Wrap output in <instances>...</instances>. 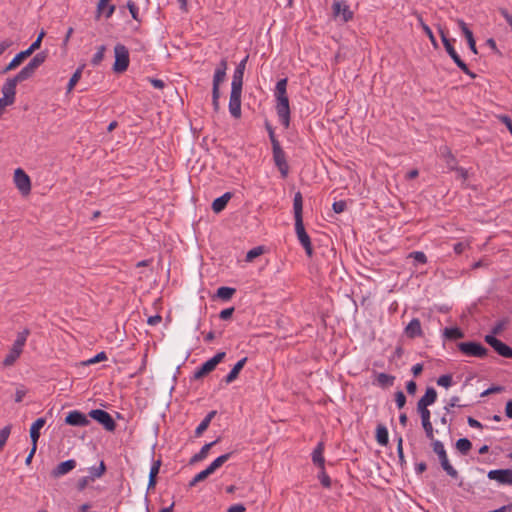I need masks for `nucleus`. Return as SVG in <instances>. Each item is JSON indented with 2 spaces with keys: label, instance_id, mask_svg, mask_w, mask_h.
Wrapping results in <instances>:
<instances>
[{
  "label": "nucleus",
  "instance_id": "1",
  "mask_svg": "<svg viewBox=\"0 0 512 512\" xmlns=\"http://www.w3.org/2000/svg\"><path fill=\"white\" fill-rule=\"evenodd\" d=\"M433 451L438 455L441 467L452 478L458 477V471L450 464L446 450L441 441L435 440L432 442Z\"/></svg>",
  "mask_w": 512,
  "mask_h": 512
},
{
  "label": "nucleus",
  "instance_id": "2",
  "mask_svg": "<svg viewBox=\"0 0 512 512\" xmlns=\"http://www.w3.org/2000/svg\"><path fill=\"white\" fill-rule=\"evenodd\" d=\"M115 62L113 70L116 73H123L128 69L129 66V51L123 44H116L114 47Z\"/></svg>",
  "mask_w": 512,
  "mask_h": 512
},
{
  "label": "nucleus",
  "instance_id": "3",
  "mask_svg": "<svg viewBox=\"0 0 512 512\" xmlns=\"http://www.w3.org/2000/svg\"><path fill=\"white\" fill-rule=\"evenodd\" d=\"M457 347L463 354L469 357L485 358L488 355V349L478 342H460L457 344Z\"/></svg>",
  "mask_w": 512,
  "mask_h": 512
},
{
  "label": "nucleus",
  "instance_id": "4",
  "mask_svg": "<svg viewBox=\"0 0 512 512\" xmlns=\"http://www.w3.org/2000/svg\"><path fill=\"white\" fill-rule=\"evenodd\" d=\"M47 52L37 53L30 62L24 66L18 73L25 79H30L36 72V70L46 61Z\"/></svg>",
  "mask_w": 512,
  "mask_h": 512
},
{
  "label": "nucleus",
  "instance_id": "5",
  "mask_svg": "<svg viewBox=\"0 0 512 512\" xmlns=\"http://www.w3.org/2000/svg\"><path fill=\"white\" fill-rule=\"evenodd\" d=\"M277 100L276 110L278 117L285 128L290 124V107L287 94L275 95Z\"/></svg>",
  "mask_w": 512,
  "mask_h": 512
},
{
  "label": "nucleus",
  "instance_id": "6",
  "mask_svg": "<svg viewBox=\"0 0 512 512\" xmlns=\"http://www.w3.org/2000/svg\"><path fill=\"white\" fill-rule=\"evenodd\" d=\"M89 416L101 424L107 431L113 432L116 429V423L112 416L105 410L94 409L89 412Z\"/></svg>",
  "mask_w": 512,
  "mask_h": 512
},
{
  "label": "nucleus",
  "instance_id": "7",
  "mask_svg": "<svg viewBox=\"0 0 512 512\" xmlns=\"http://www.w3.org/2000/svg\"><path fill=\"white\" fill-rule=\"evenodd\" d=\"M26 81L19 73H17L14 77L6 79L5 83L2 86V94L5 100H8L12 103L15 102L16 95V86L18 83Z\"/></svg>",
  "mask_w": 512,
  "mask_h": 512
},
{
  "label": "nucleus",
  "instance_id": "8",
  "mask_svg": "<svg viewBox=\"0 0 512 512\" xmlns=\"http://www.w3.org/2000/svg\"><path fill=\"white\" fill-rule=\"evenodd\" d=\"M14 183L22 195L26 196V195L30 194L31 180H30V177L26 174V172L23 169L17 168L15 170Z\"/></svg>",
  "mask_w": 512,
  "mask_h": 512
},
{
  "label": "nucleus",
  "instance_id": "9",
  "mask_svg": "<svg viewBox=\"0 0 512 512\" xmlns=\"http://www.w3.org/2000/svg\"><path fill=\"white\" fill-rule=\"evenodd\" d=\"M484 340L498 355L504 358H512V348L501 340L497 339L493 335H486Z\"/></svg>",
  "mask_w": 512,
  "mask_h": 512
},
{
  "label": "nucleus",
  "instance_id": "10",
  "mask_svg": "<svg viewBox=\"0 0 512 512\" xmlns=\"http://www.w3.org/2000/svg\"><path fill=\"white\" fill-rule=\"evenodd\" d=\"M295 231L297 238L303 248L305 249V252L308 257H312L313 255V248L312 243L309 235L307 234L303 221H297L295 222Z\"/></svg>",
  "mask_w": 512,
  "mask_h": 512
},
{
  "label": "nucleus",
  "instance_id": "11",
  "mask_svg": "<svg viewBox=\"0 0 512 512\" xmlns=\"http://www.w3.org/2000/svg\"><path fill=\"white\" fill-rule=\"evenodd\" d=\"M272 152L275 165L278 167L282 177L285 178L288 175L289 171V166L286 161L285 152L283 151L280 145H274L272 147Z\"/></svg>",
  "mask_w": 512,
  "mask_h": 512
},
{
  "label": "nucleus",
  "instance_id": "12",
  "mask_svg": "<svg viewBox=\"0 0 512 512\" xmlns=\"http://www.w3.org/2000/svg\"><path fill=\"white\" fill-rule=\"evenodd\" d=\"M441 156L444 158L447 167L450 170L457 171L461 177L464 179L467 177V171L464 168H458L457 167V160L453 153L451 152L450 148L447 146H443L440 148Z\"/></svg>",
  "mask_w": 512,
  "mask_h": 512
},
{
  "label": "nucleus",
  "instance_id": "13",
  "mask_svg": "<svg viewBox=\"0 0 512 512\" xmlns=\"http://www.w3.org/2000/svg\"><path fill=\"white\" fill-rule=\"evenodd\" d=\"M487 476L490 480H495L501 485H512V469L490 470Z\"/></svg>",
  "mask_w": 512,
  "mask_h": 512
},
{
  "label": "nucleus",
  "instance_id": "14",
  "mask_svg": "<svg viewBox=\"0 0 512 512\" xmlns=\"http://www.w3.org/2000/svg\"><path fill=\"white\" fill-rule=\"evenodd\" d=\"M65 423L70 426L85 427L90 424V420L84 413L73 410L67 414Z\"/></svg>",
  "mask_w": 512,
  "mask_h": 512
},
{
  "label": "nucleus",
  "instance_id": "15",
  "mask_svg": "<svg viewBox=\"0 0 512 512\" xmlns=\"http://www.w3.org/2000/svg\"><path fill=\"white\" fill-rule=\"evenodd\" d=\"M335 17L341 16L344 22H348L353 18V12L344 1H335L332 5Z\"/></svg>",
  "mask_w": 512,
  "mask_h": 512
},
{
  "label": "nucleus",
  "instance_id": "16",
  "mask_svg": "<svg viewBox=\"0 0 512 512\" xmlns=\"http://www.w3.org/2000/svg\"><path fill=\"white\" fill-rule=\"evenodd\" d=\"M241 94L242 91L231 90L229 99V111L231 115L238 119L241 116Z\"/></svg>",
  "mask_w": 512,
  "mask_h": 512
},
{
  "label": "nucleus",
  "instance_id": "17",
  "mask_svg": "<svg viewBox=\"0 0 512 512\" xmlns=\"http://www.w3.org/2000/svg\"><path fill=\"white\" fill-rule=\"evenodd\" d=\"M438 30H439V34H440V36H441V40H442V43H443V45H444V47H445L446 52H447V53L449 54V56L453 59V61H454V63H455L456 65H457V64H459V63L462 61V59L460 58V56L458 55V53H457V52H456V50L454 49V47H453V45H452V40H451V39H449V38L446 36V34H445L444 30H443L441 27H439V29H438ZM453 41H455V40L453 39Z\"/></svg>",
  "mask_w": 512,
  "mask_h": 512
},
{
  "label": "nucleus",
  "instance_id": "18",
  "mask_svg": "<svg viewBox=\"0 0 512 512\" xmlns=\"http://www.w3.org/2000/svg\"><path fill=\"white\" fill-rule=\"evenodd\" d=\"M457 24H458L460 30L462 31L463 35L465 36L470 50L474 54H477L478 51H477L476 41H475L473 32L468 28L467 24L462 19H457Z\"/></svg>",
  "mask_w": 512,
  "mask_h": 512
},
{
  "label": "nucleus",
  "instance_id": "19",
  "mask_svg": "<svg viewBox=\"0 0 512 512\" xmlns=\"http://www.w3.org/2000/svg\"><path fill=\"white\" fill-rule=\"evenodd\" d=\"M76 467V461L74 459H69L64 462L59 463L51 472V475L55 478L63 476L70 471H72Z\"/></svg>",
  "mask_w": 512,
  "mask_h": 512
},
{
  "label": "nucleus",
  "instance_id": "20",
  "mask_svg": "<svg viewBox=\"0 0 512 512\" xmlns=\"http://www.w3.org/2000/svg\"><path fill=\"white\" fill-rule=\"evenodd\" d=\"M29 56H31V54L28 52L27 49L24 50V51L19 52L10 61V63L0 71V74L4 75V74L8 73L9 71L16 69Z\"/></svg>",
  "mask_w": 512,
  "mask_h": 512
},
{
  "label": "nucleus",
  "instance_id": "21",
  "mask_svg": "<svg viewBox=\"0 0 512 512\" xmlns=\"http://www.w3.org/2000/svg\"><path fill=\"white\" fill-rule=\"evenodd\" d=\"M405 334L408 338H411V339H414L416 337H421L423 332H422L420 320L417 318H413L406 326Z\"/></svg>",
  "mask_w": 512,
  "mask_h": 512
},
{
  "label": "nucleus",
  "instance_id": "22",
  "mask_svg": "<svg viewBox=\"0 0 512 512\" xmlns=\"http://www.w3.org/2000/svg\"><path fill=\"white\" fill-rule=\"evenodd\" d=\"M46 421L44 418H38L30 428V438L34 449H37V441L40 437V429L45 425Z\"/></svg>",
  "mask_w": 512,
  "mask_h": 512
},
{
  "label": "nucleus",
  "instance_id": "23",
  "mask_svg": "<svg viewBox=\"0 0 512 512\" xmlns=\"http://www.w3.org/2000/svg\"><path fill=\"white\" fill-rule=\"evenodd\" d=\"M293 210L295 222L303 221V197L300 192H296L293 199Z\"/></svg>",
  "mask_w": 512,
  "mask_h": 512
},
{
  "label": "nucleus",
  "instance_id": "24",
  "mask_svg": "<svg viewBox=\"0 0 512 512\" xmlns=\"http://www.w3.org/2000/svg\"><path fill=\"white\" fill-rule=\"evenodd\" d=\"M247 362V357H244L240 359L234 367L231 369V371L227 374V376L224 378V381L229 384L235 381L240 373V371L243 369L244 365Z\"/></svg>",
  "mask_w": 512,
  "mask_h": 512
},
{
  "label": "nucleus",
  "instance_id": "25",
  "mask_svg": "<svg viewBox=\"0 0 512 512\" xmlns=\"http://www.w3.org/2000/svg\"><path fill=\"white\" fill-rule=\"evenodd\" d=\"M232 198L231 192H226L222 196L216 198L212 203V209L215 213H220L223 211L228 203V201Z\"/></svg>",
  "mask_w": 512,
  "mask_h": 512
},
{
  "label": "nucleus",
  "instance_id": "26",
  "mask_svg": "<svg viewBox=\"0 0 512 512\" xmlns=\"http://www.w3.org/2000/svg\"><path fill=\"white\" fill-rule=\"evenodd\" d=\"M323 452L324 444L320 442L312 453V461L315 465H317L320 468V470H323V467L325 465V458L323 456Z\"/></svg>",
  "mask_w": 512,
  "mask_h": 512
},
{
  "label": "nucleus",
  "instance_id": "27",
  "mask_svg": "<svg viewBox=\"0 0 512 512\" xmlns=\"http://www.w3.org/2000/svg\"><path fill=\"white\" fill-rule=\"evenodd\" d=\"M218 442V440H215L213 442H210V443H207L205 444L198 453H196L195 455H193L189 461V464H195L197 462H200L202 460H204L208 453H209V450L211 449L212 446H214L216 443Z\"/></svg>",
  "mask_w": 512,
  "mask_h": 512
},
{
  "label": "nucleus",
  "instance_id": "28",
  "mask_svg": "<svg viewBox=\"0 0 512 512\" xmlns=\"http://www.w3.org/2000/svg\"><path fill=\"white\" fill-rule=\"evenodd\" d=\"M30 335V330L25 328L23 331L17 334V338L14 341L11 348L16 349V351L22 353L23 347L27 341V337Z\"/></svg>",
  "mask_w": 512,
  "mask_h": 512
},
{
  "label": "nucleus",
  "instance_id": "29",
  "mask_svg": "<svg viewBox=\"0 0 512 512\" xmlns=\"http://www.w3.org/2000/svg\"><path fill=\"white\" fill-rule=\"evenodd\" d=\"M437 400V391L433 387H428L425 394L418 400V403L430 406Z\"/></svg>",
  "mask_w": 512,
  "mask_h": 512
},
{
  "label": "nucleus",
  "instance_id": "30",
  "mask_svg": "<svg viewBox=\"0 0 512 512\" xmlns=\"http://www.w3.org/2000/svg\"><path fill=\"white\" fill-rule=\"evenodd\" d=\"M160 466H161L160 459L153 462L150 472H149L148 489H153L156 486V483H157L156 477L159 473Z\"/></svg>",
  "mask_w": 512,
  "mask_h": 512
},
{
  "label": "nucleus",
  "instance_id": "31",
  "mask_svg": "<svg viewBox=\"0 0 512 512\" xmlns=\"http://www.w3.org/2000/svg\"><path fill=\"white\" fill-rule=\"evenodd\" d=\"M216 366L213 364V362L209 359L206 362H204L201 367H199L195 373H194V379H200L204 377L205 375L212 372Z\"/></svg>",
  "mask_w": 512,
  "mask_h": 512
},
{
  "label": "nucleus",
  "instance_id": "32",
  "mask_svg": "<svg viewBox=\"0 0 512 512\" xmlns=\"http://www.w3.org/2000/svg\"><path fill=\"white\" fill-rule=\"evenodd\" d=\"M376 441L382 446H386L389 442L388 430L383 424H379L376 428Z\"/></svg>",
  "mask_w": 512,
  "mask_h": 512
},
{
  "label": "nucleus",
  "instance_id": "33",
  "mask_svg": "<svg viewBox=\"0 0 512 512\" xmlns=\"http://www.w3.org/2000/svg\"><path fill=\"white\" fill-rule=\"evenodd\" d=\"M232 452L223 454L216 458L206 469L213 474L218 468H220L226 461L230 459Z\"/></svg>",
  "mask_w": 512,
  "mask_h": 512
},
{
  "label": "nucleus",
  "instance_id": "34",
  "mask_svg": "<svg viewBox=\"0 0 512 512\" xmlns=\"http://www.w3.org/2000/svg\"><path fill=\"white\" fill-rule=\"evenodd\" d=\"M216 415V411L209 412L206 417L201 421V423L198 425V427L195 430V436L199 437L202 435V433L209 427L211 420Z\"/></svg>",
  "mask_w": 512,
  "mask_h": 512
},
{
  "label": "nucleus",
  "instance_id": "35",
  "mask_svg": "<svg viewBox=\"0 0 512 512\" xmlns=\"http://www.w3.org/2000/svg\"><path fill=\"white\" fill-rule=\"evenodd\" d=\"M443 335L449 340H457L464 337V332L458 327H451L445 328Z\"/></svg>",
  "mask_w": 512,
  "mask_h": 512
},
{
  "label": "nucleus",
  "instance_id": "36",
  "mask_svg": "<svg viewBox=\"0 0 512 512\" xmlns=\"http://www.w3.org/2000/svg\"><path fill=\"white\" fill-rule=\"evenodd\" d=\"M244 72L235 70L231 83V90L242 91Z\"/></svg>",
  "mask_w": 512,
  "mask_h": 512
},
{
  "label": "nucleus",
  "instance_id": "37",
  "mask_svg": "<svg viewBox=\"0 0 512 512\" xmlns=\"http://www.w3.org/2000/svg\"><path fill=\"white\" fill-rule=\"evenodd\" d=\"M456 449L462 454L467 455L472 448V443L467 438H460L456 441Z\"/></svg>",
  "mask_w": 512,
  "mask_h": 512
},
{
  "label": "nucleus",
  "instance_id": "38",
  "mask_svg": "<svg viewBox=\"0 0 512 512\" xmlns=\"http://www.w3.org/2000/svg\"><path fill=\"white\" fill-rule=\"evenodd\" d=\"M236 289L232 287L222 286L217 290V296L222 300H230L232 296L235 294Z\"/></svg>",
  "mask_w": 512,
  "mask_h": 512
},
{
  "label": "nucleus",
  "instance_id": "39",
  "mask_svg": "<svg viewBox=\"0 0 512 512\" xmlns=\"http://www.w3.org/2000/svg\"><path fill=\"white\" fill-rule=\"evenodd\" d=\"M106 471V466L103 461L100 462L98 467H91L89 469V477L91 481H94L96 478H100Z\"/></svg>",
  "mask_w": 512,
  "mask_h": 512
},
{
  "label": "nucleus",
  "instance_id": "40",
  "mask_svg": "<svg viewBox=\"0 0 512 512\" xmlns=\"http://www.w3.org/2000/svg\"><path fill=\"white\" fill-rule=\"evenodd\" d=\"M21 353L16 351V349L11 348L9 353L6 355V357L3 360V365L8 367L12 366L16 360L20 357Z\"/></svg>",
  "mask_w": 512,
  "mask_h": 512
},
{
  "label": "nucleus",
  "instance_id": "41",
  "mask_svg": "<svg viewBox=\"0 0 512 512\" xmlns=\"http://www.w3.org/2000/svg\"><path fill=\"white\" fill-rule=\"evenodd\" d=\"M83 66L76 69L67 85V92H71L81 78Z\"/></svg>",
  "mask_w": 512,
  "mask_h": 512
},
{
  "label": "nucleus",
  "instance_id": "42",
  "mask_svg": "<svg viewBox=\"0 0 512 512\" xmlns=\"http://www.w3.org/2000/svg\"><path fill=\"white\" fill-rule=\"evenodd\" d=\"M395 377L386 373H379L377 376L378 384L383 387H388L393 385Z\"/></svg>",
  "mask_w": 512,
  "mask_h": 512
},
{
  "label": "nucleus",
  "instance_id": "43",
  "mask_svg": "<svg viewBox=\"0 0 512 512\" xmlns=\"http://www.w3.org/2000/svg\"><path fill=\"white\" fill-rule=\"evenodd\" d=\"M226 77V72L222 70H215L214 77H213V87L212 91H220L219 86L220 83L224 81Z\"/></svg>",
  "mask_w": 512,
  "mask_h": 512
},
{
  "label": "nucleus",
  "instance_id": "44",
  "mask_svg": "<svg viewBox=\"0 0 512 512\" xmlns=\"http://www.w3.org/2000/svg\"><path fill=\"white\" fill-rule=\"evenodd\" d=\"M105 51H106L105 45H101L98 47L97 52L94 54V56L91 59V64L93 66H98L103 61Z\"/></svg>",
  "mask_w": 512,
  "mask_h": 512
},
{
  "label": "nucleus",
  "instance_id": "45",
  "mask_svg": "<svg viewBox=\"0 0 512 512\" xmlns=\"http://www.w3.org/2000/svg\"><path fill=\"white\" fill-rule=\"evenodd\" d=\"M210 472L207 470V469H204L203 471L199 472L198 474H196L192 480L189 482L188 486L191 488V487H194L197 485V483L201 482V481H204L206 478H208L210 476Z\"/></svg>",
  "mask_w": 512,
  "mask_h": 512
},
{
  "label": "nucleus",
  "instance_id": "46",
  "mask_svg": "<svg viewBox=\"0 0 512 512\" xmlns=\"http://www.w3.org/2000/svg\"><path fill=\"white\" fill-rule=\"evenodd\" d=\"M417 412L420 414L421 422H424L427 419L430 420L431 412L428 409V406L420 404V403L417 402Z\"/></svg>",
  "mask_w": 512,
  "mask_h": 512
},
{
  "label": "nucleus",
  "instance_id": "47",
  "mask_svg": "<svg viewBox=\"0 0 512 512\" xmlns=\"http://www.w3.org/2000/svg\"><path fill=\"white\" fill-rule=\"evenodd\" d=\"M508 324V321L503 319L495 323V325L491 328V334L494 337L496 335H499L503 332V330L506 328V325Z\"/></svg>",
  "mask_w": 512,
  "mask_h": 512
},
{
  "label": "nucleus",
  "instance_id": "48",
  "mask_svg": "<svg viewBox=\"0 0 512 512\" xmlns=\"http://www.w3.org/2000/svg\"><path fill=\"white\" fill-rule=\"evenodd\" d=\"M408 258L414 259V261L419 264L427 263V257L422 251H413L409 253Z\"/></svg>",
  "mask_w": 512,
  "mask_h": 512
},
{
  "label": "nucleus",
  "instance_id": "49",
  "mask_svg": "<svg viewBox=\"0 0 512 512\" xmlns=\"http://www.w3.org/2000/svg\"><path fill=\"white\" fill-rule=\"evenodd\" d=\"M422 423V427L425 431V434H426V437L431 440L432 442L435 441L434 440V429H433V425L431 423V420H426L424 422H421Z\"/></svg>",
  "mask_w": 512,
  "mask_h": 512
},
{
  "label": "nucleus",
  "instance_id": "50",
  "mask_svg": "<svg viewBox=\"0 0 512 512\" xmlns=\"http://www.w3.org/2000/svg\"><path fill=\"white\" fill-rule=\"evenodd\" d=\"M45 36L44 30H42L37 39L27 48L28 52L32 55L36 50H38L41 46V42L43 37Z\"/></svg>",
  "mask_w": 512,
  "mask_h": 512
},
{
  "label": "nucleus",
  "instance_id": "51",
  "mask_svg": "<svg viewBox=\"0 0 512 512\" xmlns=\"http://www.w3.org/2000/svg\"><path fill=\"white\" fill-rule=\"evenodd\" d=\"M422 29H423L424 33L427 35V37L429 38L433 47L437 48L438 43H437V40H436L431 28L427 24H422Z\"/></svg>",
  "mask_w": 512,
  "mask_h": 512
},
{
  "label": "nucleus",
  "instance_id": "52",
  "mask_svg": "<svg viewBox=\"0 0 512 512\" xmlns=\"http://www.w3.org/2000/svg\"><path fill=\"white\" fill-rule=\"evenodd\" d=\"M286 87H287V79L286 78L280 79L276 84L275 95L287 94Z\"/></svg>",
  "mask_w": 512,
  "mask_h": 512
},
{
  "label": "nucleus",
  "instance_id": "53",
  "mask_svg": "<svg viewBox=\"0 0 512 512\" xmlns=\"http://www.w3.org/2000/svg\"><path fill=\"white\" fill-rule=\"evenodd\" d=\"M127 8L129 9L132 18L134 20H136V21H140V19H139V9H138V7L136 6V4L133 1L129 0L127 2Z\"/></svg>",
  "mask_w": 512,
  "mask_h": 512
},
{
  "label": "nucleus",
  "instance_id": "54",
  "mask_svg": "<svg viewBox=\"0 0 512 512\" xmlns=\"http://www.w3.org/2000/svg\"><path fill=\"white\" fill-rule=\"evenodd\" d=\"M318 478L321 482V484L325 487V488H330L331 486V479L330 477L327 475V473L325 472V467H323V470H320V473L318 475Z\"/></svg>",
  "mask_w": 512,
  "mask_h": 512
},
{
  "label": "nucleus",
  "instance_id": "55",
  "mask_svg": "<svg viewBox=\"0 0 512 512\" xmlns=\"http://www.w3.org/2000/svg\"><path fill=\"white\" fill-rule=\"evenodd\" d=\"M10 426H5L0 430V450L4 447L9 435H10Z\"/></svg>",
  "mask_w": 512,
  "mask_h": 512
},
{
  "label": "nucleus",
  "instance_id": "56",
  "mask_svg": "<svg viewBox=\"0 0 512 512\" xmlns=\"http://www.w3.org/2000/svg\"><path fill=\"white\" fill-rule=\"evenodd\" d=\"M106 359H107V355L105 352L102 351V352L98 353L97 355H95L93 358H90L89 360L83 362L82 364L91 365V364H95V363L104 361Z\"/></svg>",
  "mask_w": 512,
  "mask_h": 512
},
{
  "label": "nucleus",
  "instance_id": "57",
  "mask_svg": "<svg viewBox=\"0 0 512 512\" xmlns=\"http://www.w3.org/2000/svg\"><path fill=\"white\" fill-rule=\"evenodd\" d=\"M437 384L445 388L450 387L452 384V376L450 374L440 376L437 379Z\"/></svg>",
  "mask_w": 512,
  "mask_h": 512
},
{
  "label": "nucleus",
  "instance_id": "58",
  "mask_svg": "<svg viewBox=\"0 0 512 512\" xmlns=\"http://www.w3.org/2000/svg\"><path fill=\"white\" fill-rule=\"evenodd\" d=\"M263 253V248L261 246L255 247L248 251L246 255L247 261H252L254 258L260 256Z\"/></svg>",
  "mask_w": 512,
  "mask_h": 512
},
{
  "label": "nucleus",
  "instance_id": "59",
  "mask_svg": "<svg viewBox=\"0 0 512 512\" xmlns=\"http://www.w3.org/2000/svg\"><path fill=\"white\" fill-rule=\"evenodd\" d=\"M395 402L399 409H402L406 404V396L403 391H397L395 393Z\"/></svg>",
  "mask_w": 512,
  "mask_h": 512
},
{
  "label": "nucleus",
  "instance_id": "60",
  "mask_svg": "<svg viewBox=\"0 0 512 512\" xmlns=\"http://www.w3.org/2000/svg\"><path fill=\"white\" fill-rule=\"evenodd\" d=\"M459 400H460V398L458 396L451 397L448 405H446L444 407V410L446 411V413H450L451 408H453V407H462V405L459 404Z\"/></svg>",
  "mask_w": 512,
  "mask_h": 512
},
{
  "label": "nucleus",
  "instance_id": "61",
  "mask_svg": "<svg viewBox=\"0 0 512 512\" xmlns=\"http://www.w3.org/2000/svg\"><path fill=\"white\" fill-rule=\"evenodd\" d=\"M397 454H398L400 463L404 464L405 463V457H404V452H403V439H402V437H399L398 440H397Z\"/></svg>",
  "mask_w": 512,
  "mask_h": 512
},
{
  "label": "nucleus",
  "instance_id": "62",
  "mask_svg": "<svg viewBox=\"0 0 512 512\" xmlns=\"http://www.w3.org/2000/svg\"><path fill=\"white\" fill-rule=\"evenodd\" d=\"M457 67L463 72L465 73L466 75H468L469 77H471L472 79L476 78V74L473 73L469 68L468 66L466 65V63L462 60L459 64H457Z\"/></svg>",
  "mask_w": 512,
  "mask_h": 512
},
{
  "label": "nucleus",
  "instance_id": "63",
  "mask_svg": "<svg viewBox=\"0 0 512 512\" xmlns=\"http://www.w3.org/2000/svg\"><path fill=\"white\" fill-rule=\"evenodd\" d=\"M468 247H470V242H458L454 245L453 249L454 252L459 255Z\"/></svg>",
  "mask_w": 512,
  "mask_h": 512
},
{
  "label": "nucleus",
  "instance_id": "64",
  "mask_svg": "<svg viewBox=\"0 0 512 512\" xmlns=\"http://www.w3.org/2000/svg\"><path fill=\"white\" fill-rule=\"evenodd\" d=\"M333 211L335 213H342L346 209V202L345 201H336L332 205Z\"/></svg>",
  "mask_w": 512,
  "mask_h": 512
}]
</instances>
